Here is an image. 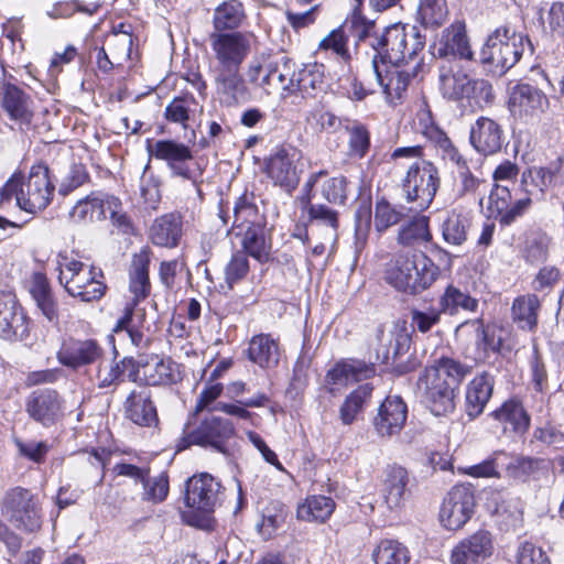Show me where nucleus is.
Listing matches in <instances>:
<instances>
[{"label":"nucleus","mask_w":564,"mask_h":564,"mask_svg":"<svg viewBox=\"0 0 564 564\" xmlns=\"http://www.w3.org/2000/svg\"><path fill=\"white\" fill-rule=\"evenodd\" d=\"M348 36L344 28L333 30L327 36L319 42V50L330 51L340 59L347 62L350 59V53L347 47Z\"/></svg>","instance_id":"nucleus-60"},{"label":"nucleus","mask_w":564,"mask_h":564,"mask_svg":"<svg viewBox=\"0 0 564 564\" xmlns=\"http://www.w3.org/2000/svg\"><path fill=\"white\" fill-rule=\"evenodd\" d=\"M300 152L294 148H280L265 161V173L274 185L291 193L300 182L296 162Z\"/></svg>","instance_id":"nucleus-15"},{"label":"nucleus","mask_w":564,"mask_h":564,"mask_svg":"<svg viewBox=\"0 0 564 564\" xmlns=\"http://www.w3.org/2000/svg\"><path fill=\"white\" fill-rule=\"evenodd\" d=\"M29 335V323L15 295L0 292V336L4 339L22 340Z\"/></svg>","instance_id":"nucleus-22"},{"label":"nucleus","mask_w":564,"mask_h":564,"mask_svg":"<svg viewBox=\"0 0 564 564\" xmlns=\"http://www.w3.org/2000/svg\"><path fill=\"white\" fill-rule=\"evenodd\" d=\"M247 356L261 369H272L279 364L280 347L270 334H258L249 340Z\"/></svg>","instance_id":"nucleus-36"},{"label":"nucleus","mask_w":564,"mask_h":564,"mask_svg":"<svg viewBox=\"0 0 564 564\" xmlns=\"http://www.w3.org/2000/svg\"><path fill=\"white\" fill-rule=\"evenodd\" d=\"M126 416L140 426H152L158 422L156 408L147 389L132 390L124 401Z\"/></svg>","instance_id":"nucleus-30"},{"label":"nucleus","mask_w":564,"mask_h":564,"mask_svg":"<svg viewBox=\"0 0 564 564\" xmlns=\"http://www.w3.org/2000/svg\"><path fill=\"white\" fill-rule=\"evenodd\" d=\"M373 68L378 83L383 89L387 100L397 104L406 91L411 75L408 70L401 69V65H389L384 68V75L373 58Z\"/></svg>","instance_id":"nucleus-32"},{"label":"nucleus","mask_w":564,"mask_h":564,"mask_svg":"<svg viewBox=\"0 0 564 564\" xmlns=\"http://www.w3.org/2000/svg\"><path fill=\"white\" fill-rule=\"evenodd\" d=\"M295 91L313 97L324 88V65L310 63L303 65L295 74Z\"/></svg>","instance_id":"nucleus-48"},{"label":"nucleus","mask_w":564,"mask_h":564,"mask_svg":"<svg viewBox=\"0 0 564 564\" xmlns=\"http://www.w3.org/2000/svg\"><path fill=\"white\" fill-rule=\"evenodd\" d=\"M65 401L56 390L39 389L26 401V412L36 422L51 426L65 415Z\"/></svg>","instance_id":"nucleus-16"},{"label":"nucleus","mask_w":564,"mask_h":564,"mask_svg":"<svg viewBox=\"0 0 564 564\" xmlns=\"http://www.w3.org/2000/svg\"><path fill=\"white\" fill-rule=\"evenodd\" d=\"M506 458H508L507 453L496 452L492 456L485 459L484 462L466 467L464 473L474 478H499L500 473L498 468L505 465Z\"/></svg>","instance_id":"nucleus-58"},{"label":"nucleus","mask_w":564,"mask_h":564,"mask_svg":"<svg viewBox=\"0 0 564 564\" xmlns=\"http://www.w3.org/2000/svg\"><path fill=\"white\" fill-rule=\"evenodd\" d=\"M221 485L208 473L191 477L186 482L185 501L188 511L184 513L185 521L193 527L207 529L210 514L221 501Z\"/></svg>","instance_id":"nucleus-6"},{"label":"nucleus","mask_w":564,"mask_h":564,"mask_svg":"<svg viewBox=\"0 0 564 564\" xmlns=\"http://www.w3.org/2000/svg\"><path fill=\"white\" fill-rule=\"evenodd\" d=\"M213 76L215 95L221 105L232 107L250 99L240 68H213Z\"/></svg>","instance_id":"nucleus-17"},{"label":"nucleus","mask_w":564,"mask_h":564,"mask_svg":"<svg viewBox=\"0 0 564 564\" xmlns=\"http://www.w3.org/2000/svg\"><path fill=\"white\" fill-rule=\"evenodd\" d=\"M549 245L550 238L545 234L530 235L523 249L525 259L531 263L543 261L547 256Z\"/></svg>","instance_id":"nucleus-62"},{"label":"nucleus","mask_w":564,"mask_h":564,"mask_svg":"<svg viewBox=\"0 0 564 564\" xmlns=\"http://www.w3.org/2000/svg\"><path fill=\"white\" fill-rule=\"evenodd\" d=\"M469 372V366L442 357L420 373L416 394L433 415L447 416L455 411L456 391Z\"/></svg>","instance_id":"nucleus-1"},{"label":"nucleus","mask_w":564,"mask_h":564,"mask_svg":"<svg viewBox=\"0 0 564 564\" xmlns=\"http://www.w3.org/2000/svg\"><path fill=\"white\" fill-rule=\"evenodd\" d=\"M323 176L316 185L321 187L322 197L332 204H344L347 198V182L344 176L326 178Z\"/></svg>","instance_id":"nucleus-59"},{"label":"nucleus","mask_w":564,"mask_h":564,"mask_svg":"<svg viewBox=\"0 0 564 564\" xmlns=\"http://www.w3.org/2000/svg\"><path fill=\"white\" fill-rule=\"evenodd\" d=\"M349 154L355 158H364L370 147V134L368 129L358 122L348 128Z\"/></svg>","instance_id":"nucleus-61"},{"label":"nucleus","mask_w":564,"mask_h":564,"mask_svg":"<svg viewBox=\"0 0 564 564\" xmlns=\"http://www.w3.org/2000/svg\"><path fill=\"white\" fill-rule=\"evenodd\" d=\"M209 45L215 59L214 68H240L251 53L254 35L250 32H213Z\"/></svg>","instance_id":"nucleus-11"},{"label":"nucleus","mask_w":564,"mask_h":564,"mask_svg":"<svg viewBox=\"0 0 564 564\" xmlns=\"http://www.w3.org/2000/svg\"><path fill=\"white\" fill-rule=\"evenodd\" d=\"M376 375L373 364H367L359 359H347L337 362L325 376V383L330 392L358 382L367 380Z\"/></svg>","instance_id":"nucleus-25"},{"label":"nucleus","mask_w":564,"mask_h":564,"mask_svg":"<svg viewBox=\"0 0 564 564\" xmlns=\"http://www.w3.org/2000/svg\"><path fill=\"white\" fill-rule=\"evenodd\" d=\"M104 348L95 339L64 340L57 351V360L65 367L77 370L96 364L104 357Z\"/></svg>","instance_id":"nucleus-19"},{"label":"nucleus","mask_w":564,"mask_h":564,"mask_svg":"<svg viewBox=\"0 0 564 564\" xmlns=\"http://www.w3.org/2000/svg\"><path fill=\"white\" fill-rule=\"evenodd\" d=\"M432 235L429 229V220L421 216L403 226L398 236V241L403 246L415 247L429 242Z\"/></svg>","instance_id":"nucleus-55"},{"label":"nucleus","mask_w":564,"mask_h":564,"mask_svg":"<svg viewBox=\"0 0 564 564\" xmlns=\"http://www.w3.org/2000/svg\"><path fill=\"white\" fill-rule=\"evenodd\" d=\"M508 104L513 115L525 118H539L550 106L546 95L529 84L514 86L510 91Z\"/></svg>","instance_id":"nucleus-21"},{"label":"nucleus","mask_w":564,"mask_h":564,"mask_svg":"<svg viewBox=\"0 0 564 564\" xmlns=\"http://www.w3.org/2000/svg\"><path fill=\"white\" fill-rule=\"evenodd\" d=\"M544 465V460L540 458L532 457H510L505 460L506 473L507 476L525 481L530 477L536 476V474L542 469Z\"/></svg>","instance_id":"nucleus-54"},{"label":"nucleus","mask_w":564,"mask_h":564,"mask_svg":"<svg viewBox=\"0 0 564 564\" xmlns=\"http://www.w3.org/2000/svg\"><path fill=\"white\" fill-rule=\"evenodd\" d=\"M495 377L484 371L477 375L466 386L465 412L471 420L484 413V410L492 397Z\"/></svg>","instance_id":"nucleus-28"},{"label":"nucleus","mask_w":564,"mask_h":564,"mask_svg":"<svg viewBox=\"0 0 564 564\" xmlns=\"http://www.w3.org/2000/svg\"><path fill=\"white\" fill-rule=\"evenodd\" d=\"M414 124L420 133L434 143L442 159H457L456 147L435 122L432 110L425 99H422L420 102Z\"/></svg>","instance_id":"nucleus-23"},{"label":"nucleus","mask_w":564,"mask_h":564,"mask_svg":"<svg viewBox=\"0 0 564 564\" xmlns=\"http://www.w3.org/2000/svg\"><path fill=\"white\" fill-rule=\"evenodd\" d=\"M335 502L326 496H311L299 505L297 519L307 522H325L334 512Z\"/></svg>","instance_id":"nucleus-46"},{"label":"nucleus","mask_w":564,"mask_h":564,"mask_svg":"<svg viewBox=\"0 0 564 564\" xmlns=\"http://www.w3.org/2000/svg\"><path fill=\"white\" fill-rule=\"evenodd\" d=\"M111 195L95 192L83 199H79L69 212V217L74 223L85 224L105 220L107 218V207Z\"/></svg>","instance_id":"nucleus-35"},{"label":"nucleus","mask_w":564,"mask_h":564,"mask_svg":"<svg viewBox=\"0 0 564 564\" xmlns=\"http://www.w3.org/2000/svg\"><path fill=\"white\" fill-rule=\"evenodd\" d=\"M443 313L455 315L460 311L474 313L478 308V301L459 288L449 284L438 301Z\"/></svg>","instance_id":"nucleus-49"},{"label":"nucleus","mask_w":564,"mask_h":564,"mask_svg":"<svg viewBox=\"0 0 564 564\" xmlns=\"http://www.w3.org/2000/svg\"><path fill=\"white\" fill-rule=\"evenodd\" d=\"M553 177L550 169L530 167L522 173L519 186L514 188V200L508 186L498 185L490 192L488 208L502 226H509L531 207L533 198L543 195Z\"/></svg>","instance_id":"nucleus-2"},{"label":"nucleus","mask_w":564,"mask_h":564,"mask_svg":"<svg viewBox=\"0 0 564 564\" xmlns=\"http://www.w3.org/2000/svg\"><path fill=\"white\" fill-rule=\"evenodd\" d=\"M409 475L404 467L389 466L384 471L383 497L389 509L399 508L404 500Z\"/></svg>","instance_id":"nucleus-40"},{"label":"nucleus","mask_w":564,"mask_h":564,"mask_svg":"<svg viewBox=\"0 0 564 564\" xmlns=\"http://www.w3.org/2000/svg\"><path fill=\"white\" fill-rule=\"evenodd\" d=\"M373 387L370 383L360 384L351 391L339 408V419L343 424H352L362 412L366 403L372 394Z\"/></svg>","instance_id":"nucleus-47"},{"label":"nucleus","mask_w":564,"mask_h":564,"mask_svg":"<svg viewBox=\"0 0 564 564\" xmlns=\"http://www.w3.org/2000/svg\"><path fill=\"white\" fill-rule=\"evenodd\" d=\"M245 19V11L241 2L229 0L219 4L214 12L213 24L215 32L234 30L238 28Z\"/></svg>","instance_id":"nucleus-51"},{"label":"nucleus","mask_w":564,"mask_h":564,"mask_svg":"<svg viewBox=\"0 0 564 564\" xmlns=\"http://www.w3.org/2000/svg\"><path fill=\"white\" fill-rule=\"evenodd\" d=\"M54 186L50 181L48 169L43 165L32 166L25 181L11 177L2 187L1 203L14 197L17 205L28 212L36 213L46 208L53 196Z\"/></svg>","instance_id":"nucleus-3"},{"label":"nucleus","mask_w":564,"mask_h":564,"mask_svg":"<svg viewBox=\"0 0 564 564\" xmlns=\"http://www.w3.org/2000/svg\"><path fill=\"white\" fill-rule=\"evenodd\" d=\"M150 155L165 161L173 174L189 178V170L185 163L193 159L192 150L184 143L174 140H159L148 145Z\"/></svg>","instance_id":"nucleus-27"},{"label":"nucleus","mask_w":564,"mask_h":564,"mask_svg":"<svg viewBox=\"0 0 564 564\" xmlns=\"http://www.w3.org/2000/svg\"><path fill=\"white\" fill-rule=\"evenodd\" d=\"M203 111L193 95H184L173 98L165 107L164 117L167 121L181 124L183 128L188 127V122L193 121L197 113Z\"/></svg>","instance_id":"nucleus-44"},{"label":"nucleus","mask_w":564,"mask_h":564,"mask_svg":"<svg viewBox=\"0 0 564 564\" xmlns=\"http://www.w3.org/2000/svg\"><path fill=\"white\" fill-rule=\"evenodd\" d=\"M408 417V406L399 395H389L378 409L375 417V430L382 437L399 434Z\"/></svg>","instance_id":"nucleus-26"},{"label":"nucleus","mask_w":564,"mask_h":564,"mask_svg":"<svg viewBox=\"0 0 564 564\" xmlns=\"http://www.w3.org/2000/svg\"><path fill=\"white\" fill-rule=\"evenodd\" d=\"M448 17L445 0H419L416 20L425 28H438Z\"/></svg>","instance_id":"nucleus-52"},{"label":"nucleus","mask_w":564,"mask_h":564,"mask_svg":"<svg viewBox=\"0 0 564 564\" xmlns=\"http://www.w3.org/2000/svg\"><path fill=\"white\" fill-rule=\"evenodd\" d=\"M183 378L181 366L170 357L151 355L140 360L133 359L129 379L133 382L160 387L177 383Z\"/></svg>","instance_id":"nucleus-12"},{"label":"nucleus","mask_w":564,"mask_h":564,"mask_svg":"<svg viewBox=\"0 0 564 564\" xmlns=\"http://www.w3.org/2000/svg\"><path fill=\"white\" fill-rule=\"evenodd\" d=\"M474 490L466 485L454 486L445 496L440 521L447 530L462 529L475 511Z\"/></svg>","instance_id":"nucleus-14"},{"label":"nucleus","mask_w":564,"mask_h":564,"mask_svg":"<svg viewBox=\"0 0 564 564\" xmlns=\"http://www.w3.org/2000/svg\"><path fill=\"white\" fill-rule=\"evenodd\" d=\"M494 538L487 530H478L460 540L451 552V564H480L494 553Z\"/></svg>","instance_id":"nucleus-18"},{"label":"nucleus","mask_w":564,"mask_h":564,"mask_svg":"<svg viewBox=\"0 0 564 564\" xmlns=\"http://www.w3.org/2000/svg\"><path fill=\"white\" fill-rule=\"evenodd\" d=\"M505 140L502 127L489 117H479L471 126L469 141L473 148L482 155L498 153Z\"/></svg>","instance_id":"nucleus-24"},{"label":"nucleus","mask_w":564,"mask_h":564,"mask_svg":"<svg viewBox=\"0 0 564 564\" xmlns=\"http://www.w3.org/2000/svg\"><path fill=\"white\" fill-rule=\"evenodd\" d=\"M249 271V262L247 254L242 251H237L232 254L230 261L225 269V279L228 289L231 290L234 284L242 280Z\"/></svg>","instance_id":"nucleus-64"},{"label":"nucleus","mask_w":564,"mask_h":564,"mask_svg":"<svg viewBox=\"0 0 564 564\" xmlns=\"http://www.w3.org/2000/svg\"><path fill=\"white\" fill-rule=\"evenodd\" d=\"M382 65H401L424 47V39L414 26L395 23L388 26L372 44Z\"/></svg>","instance_id":"nucleus-7"},{"label":"nucleus","mask_w":564,"mask_h":564,"mask_svg":"<svg viewBox=\"0 0 564 564\" xmlns=\"http://www.w3.org/2000/svg\"><path fill=\"white\" fill-rule=\"evenodd\" d=\"M30 293L42 314L50 322L57 321V304L51 292L48 281L43 273L36 272L32 275Z\"/></svg>","instance_id":"nucleus-43"},{"label":"nucleus","mask_w":564,"mask_h":564,"mask_svg":"<svg viewBox=\"0 0 564 564\" xmlns=\"http://www.w3.org/2000/svg\"><path fill=\"white\" fill-rule=\"evenodd\" d=\"M3 510L17 528L28 532L40 529L42 516L39 500L28 489L15 487L7 492Z\"/></svg>","instance_id":"nucleus-13"},{"label":"nucleus","mask_w":564,"mask_h":564,"mask_svg":"<svg viewBox=\"0 0 564 564\" xmlns=\"http://www.w3.org/2000/svg\"><path fill=\"white\" fill-rule=\"evenodd\" d=\"M107 213L109 214L112 226L116 227L119 232L124 235L133 234V223L130 216L123 212L122 203L119 198L111 195L108 202Z\"/></svg>","instance_id":"nucleus-63"},{"label":"nucleus","mask_w":564,"mask_h":564,"mask_svg":"<svg viewBox=\"0 0 564 564\" xmlns=\"http://www.w3.org/2000/svg\"><path fill=\"white\" fill-rule=\"evenodd\" d=\"M254 224H262L259 220L258 208L243 195L238 198L234 207L232 234L245 230Z\"/></svg>","instance_id":"nucleus-56"},{"label":"nucleus","mask_w":564,"mask_h":564,"mask_svg":"<svg viewBox=\"0 0 564 564\" xmlns=\"http://www.w3.org/2000/svg\"><path fill=\"white\" fill-rule=\"evenodd\" d=\"M33 101L20 87L4 84L0 93V106L7 116L21 124H29L33 117Z\"/></svg>","instance_id":"nucleus-29"},{"label":"nucleus","mask_w":564,"mask_h":564,"mask_svg":"<svg viewBox=\"0 0 564 564\" xmlns=\"http://www.w3.org/2000/svg\"><path fill=\"white\" fill-rule=\"evenodd\" d=\"M234 235L240 238V245L247 254L261 263L269 260L271 243L265 237L263 224L250 225L247 229Z\"/></svg>","instance_id":"nucleus-39"},{"label":"nucleus","mask_w":564,"mask_h":564,"mask_svg":"<svg viewBox=\"0 0 564 564\" xmlns=\"http://www.w3.org/2000/svg\"><path fill=\"white\" fill-rule=\"evenodd\" d=\"M540 306V300L534 294L516 299L512 305L513 321L522 329L534 330L538 324V311Z\"/></svg>","instance_id":"nucleus-50"},{"label":"nucleus","mask_w":564,"mask_h":564,"mask_svg":"<svg viewBox=\"0 0 564 564\" xmlns=\"http://www.w3.org/2000/svg\"><path fill=\"white\" fill-rule=\"evenodd\" d=\"M96 364V371L93 377L95 384L99 389H111L123 381L126 372L128 375L132 372L133 358L124 357L117 361L115 358L105 359L101 357Z\"/></svg>","instance_id":"nucleus-37"},{"label":"nucleus","mask_w":564,"mask_h":564,"mask_svg":"<svg viewBox=\"0 0 564 564\" xmlns=\"http://www.w3.org/2000/svg\"><path fill=\"white\" fill-rule=\"evenodd\" d=\"M376 564H406L409 550L395 540H382L372 552Z\"/></svg>","instance_id":"nucleus-53"},{"label":"nucleus","mask_w":564,"mask_h":564,"mask_svg":"<svg viewBox=\"0 0 564 564\" xmlns=\"http://www.w3.org/2000/svg\"><path fill=\"white\" fill-rule=\"evenodd\" d=\"M474 328L476 351L475 360H486L490 352H499L502 347L501 332L495 326L484 325L476 319L470 323Z\"/></svg>","instance_id":"nucleus-41"},{"label":"nucleus","mask_w":564,"mask_h":564,"mask_svg":"<svg viewBox=\"0 0 564 564\" xmlns=\"http://www.w3.org/2000/svg\"><path fill=\"white\" fill-rule=\"evenodd\" d=\"M181 235V220L173 214H166L156 218L150 228L151 241L160 247H175L178 243Z\"/></svg>","instance_id":"nucleus-42"},{"label":"nucleus","mask_w":564,"mask_h":564,"mask_svg":"<svg viewBox=\"0 0 564 564\" xmlns=\"http://www.w3.org/2000/svg\"><path fill=\"white\" fill-rule=\"evenodd\" d=\"M438 267L425 254L399 256L387 270L386 280L399 291L416 294L437 279Z\"/></svg>","instance_id":"nucleus-4"},{"label":"nucleus","mask_w":564,"mask_h":564,"mask_svg":"<svg viewBox=\"0 0 564 564\" xmlns=\"http://www.w3.org/2000/svg\"><path fill=\"white\" fill-rule=\"evenodd\" d=\"M265 74L260 82V86H272L280 88L288 94L295 93V69L294 63L286 56H279L274 61L264 64Z\"/></svg>","instance_id":"nucleus-33"},{"label":"nucleus","mask_w":564,"mask_h":564,"mask_svg":"<svg viewBox=\"0 0 564 564\" xmlns=\"http://www.w3.org/2000/svg\"><path fill=\"white\" fill-rule=\"evenodd\" d=\"M491 416L502 425L505 432L524 434L530 426V415L522 402L516 398L506 400Z\"/></svg>","instance_id":"nucleus-34"},{"label":"nucleus","mask_w":564,"mask_h":564,"mask_svg":"<svg viewBox=\"0 0 564 564\" xmlns=\"http://www.w3.org/2000/svg\"><path fill=\"white\" fill-rule=\"evenodd\" d=\"M234 435L235 426L230 420L208 413L202 417L195 429L178 441L176 449L181 452L191 445H198L224 453L226 444Z\"/></svg>","instance_id":"nucleus-10"},{"label":"nucleus","mask_w":564,"mask_h":564,"mask_svg":"<svg viewBox=\"0 0 564 564\" xmlns=\"http://www.w3.org/2000/svg\"><path fill=\"white\" fill-rule=\"evenodd\" d=\"M326 175L325 171L313 173L307 182L304 184L300 200L303 209L307 210L310 220L315 226H324L326 229L325 237L328 240L336 238V231L338 228V214L327 206L319 204H312V191L313 187L319 182V180Z\"/></svg>","instance_id":"nucleus-20"},{"label":"nucleus","mask_w":564,"mask_h":564,"mask_svg":"<svg viewBox=\"0 0 564 564\" xmlns=\"http://www.w3.org/2000/svg\"><path fill=\"white\" fill-rule=\"evenodd\" d=\"M57 270L58 281L69 295L83 302L98 301L105 295L106 284L100 269L58 254Z\"/></svg>","instance_id":"nucleus-5"},{"label":"nucleus","mask_w":564,"mask_h":564,"mask_svg":"<svg viewBox=\"0 0 564 564\" xmlns=\"http://www.w3.org/2000/svg\"><path fill=\"white\" fill-rule=\"evenodd\" d=\"M527 39L509 26L497 28L480 51V61L494 72L503 74L520 59Z\"/></svg>","instance_id":"nucleus-8"},{"label":"nucleus","mask_w":564,"mask_h":564,"mask_svg":"<svg viewBox=\"0 0 564 564\" xmlns=\"http://www.w3.org/2000/svg\"><path fill=\"white\" fill-rule=\"evenodd\" d=\"M440 184L438 169L427 160H415L402 180V191L408 202L424 210L432 204Z\"/></svg>","instance_id":"nucleus-9"},{"label":"nucleus","mask_w":564,"mask_h":564,"mask_svg":"<svg viewBox=\"0 0 564 564\" xmlns=\"http://www.w3.org/2000/svg\"><path fill=\"white\" fill-rule=\"evenodd\" d=\"M149 263L150 259L147 251H141L133 256L129 282V291L132 294V300L127 306L133 308L150 294Z\"/></svg>","instance_id":"nucleus-38"},{"label":"nucleus","mask_w":564,"mask_h":564,"mask_svg":"<svg viewBox=\"0 0 564 564\" xmlns=\"http://www.w3.org/2000/svg\"><path fill=\"white\" fill-rule=\"evenodd\" d=\"M473 78L464 73L441 76V89L449 99H465Z\"/></svg>","instance_id":"nucleus-57"},{"label":"nucleus","mask_w":564,"mask_h":564,"mask_svg":"<svg viewBox=\"0 0 564 564\" xmlns=\"http://www.w3.org/2000/svg\"><path fill=\"white\" fill-rule=\"evenodd\" d=\"M471 220L468 213L460 209H453L442 224V236L445 242L453 246H460L467 240L468 229Z\"/></svg>","instance_id":"nucleus-45"},{"label":"nucleus","mask_w":564,"mask_h":564,"mask_svg":"<svg viewBox=\"0 0 564 564\" xmlns=\"http://www.w3.org/2000/svg\"><path fill=\"white\" fill-rule=\"evenodd\" d=\"M436 55L438 57L458 56L465 59L473 57L464 21H455L443 31Z\"/></svg>","instance_id":"nucleus-31"}]
</instances>
